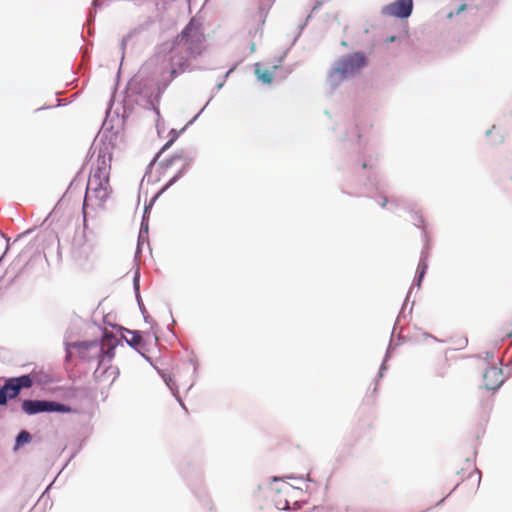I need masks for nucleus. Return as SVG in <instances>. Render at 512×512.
<instances>
[{
	"label": "nucleus",
	"instance_id": "27",
	"mask_svg": "<svg viewBox=\"0 0 512 512\" xmlns=\"http://www.w3.org/2000/svg\"><path fill=\"white\" fill-rule=\"evenodd\" d=\"M81 174H82V170H79L77 172V174L75 175V177L71 180L69 186H68V189H73V188H76L80 185L81 183Z\"/></svg>",
	"mask_w": 512,
	"mask_h": 512
},
{
	"label": "nucleus",
	"instance_id": "33",
	"mask_svg": "<svg viewBox=\"0 0 512 512\" xmlns=\"http://www.w3.org/2000/svg\"><path fill=\"white\" fill-rule=\"evenodd\" d=\"M144 242H148V235H142V233H138L137 244L142 245Z\"/></svg>",
	"mask_w": 512,
	"mask_h": 512
},
{
	"label": "nucleus",
	"instance_id": "23",
	"mask_svg": "<svg viewBox=\"0 0 512 512\" xmlns=\"http://www.w3.org/2000/svg\"><path fill=\"white\" fill-rule=\"evenodd\" d=\"M501 331L506 337H512V315L503 323Z\"/></svg>",
	"mask_w": 512,
	"mask_h": 512
},
{
	"label": "nucleus",
	"instance_id": "25",
	"mask_svg": "<svg viewBox=\"0 0 512 512\" xmlns=\"http://www.w3.org/2000/svg\"><path fill=\"white\" fill-rule=\"evenodd\" d=\"M159 198L158 195H154L151 200L149 201V203H146L144 205V210H143V214H142V217H146V219L149 220V216H150V212H151V209L154 205V203L156 202V200Z\"/></svg>",
	"mask_w": 512,
	"mask_h": 512
},
{
	"label": "nucleus",
	"instance_id": "10",
	"mask_svg": "<svg viewBox=\"0 0 512 512\" xmlns=\"http://www.w3.org/2000/svg\"><path fill=\"white\" fill-rule=\"evenodd\" d=\"M111 361L108 359H104V356L99 359L97 363V367L93 372V377L96 381L102 382L107 378L112 377V381H114L119 376V369L116 366H112L110 364Z\"/></svg>",
	"mask_w": 512,
	"mask_h": 512
},
{
	"label": "nucleus",
	"instance_id": "15",
	"mask_svg": "<svg viewBox=\"0 0 512 512\" xmlns=\"http://www.w3.org/2000/svg\"><path fill=\"white\" fill-rule=\"evenodd\" d=\"M176 157H177V160L183 161V165L180 168V170L186 174L196 157V150L192 149V150L177 151Z\"/></svg>",
	"mask_w": 512,
	"mask_h": 512
},
{
	"label": "nucleus",
	"instance_id": "24",
	"mask_svg": "<svg viewBox=\"0 0 512 512\" xmlns=\"http://www.w3.org/2000/svg\"><path fill=\"white\" fill-rule=\"evenodd\" d=\"M80 324H84L86 326L90 325V322H87L81 318H78L74 321H72L67 329H69L71 326H73V334L70 336V339L76 335H78V327Z\"/></svg>",
	"mask_w": 512,
	"mask_h": 512
},
{
	"label": "nucleus",
	"instance_id": "16",
	"mask_svg": "<svg viewBox=\"0 0 512 512\" xmlns=\"http://www.w3.org/2000/svg\"><path fill=\"white\" fill-rule=\"evenodd\" d=\"M213 97H214V95H212V96L209 98V100L206 102V104L204 105V107H203V108H202V109H201V110H200V111H199V112H198V113H197V114H196V115H195V116H194L190 121H188V122H187V124H186V125H185L181 130H180V131H178V130H176V129H171V130L169 131V137H170V140H171L172 142H175V141L178 139V137L180 136V134H181L182 132H184V131H185V129H186L189 125L193 124V123L198 119V117H199V116L203 113V111L208 107V105L210 104V102H211V100H212V98H213Z\"/></svg>",
	"mask_w": 512,
	"mask_h": 512
},
{
	"label": "nucleus",
	"instance_id": "20",
	"mask_svg": "<svg viewBox=\"0 0 512 512\" xmlns=\"http://www.w3.org/2000/svg\"><path fill=\"white\" fill-rule=\"evenodd\" d=\"M185 175L183 171L180 169L176 172V174L171 177L168 182L156 193L159 197L166 192L171 186H173L180 178Z\"/></svg>",
	"mask_w": 512,
	"mask_h": 512
},
{
	"label": "nucleus",
	"instance_id": "1",
	"mask_svg": "<svg viewBox=\"0 0 512 512\" xmlns=\"http://www.w3.org/2000/svg\"><path fill=\"white\" fill-rule=\"evenodd\" d=\"M188 66V60L180 58L175 62L172 58L168 71L162 73L160 80L143 77L141 74L135 75L129 80L124 90V97L120 102L122 112L117 108L116 115L125 120L131 115L134 105H139L146 110H152L159 119L161 117L159 103L163 93L176 77L186 71Z\"/></svg>",
	"mask_w": 512,
	"mask_h": 512
},
{
	"label": "nucleus",
	"instance_id": "39",
	"mask_svg": "<svg viewBox=\"0 0 512 512\" xmlns=\"http://www.w3.org/2000/svg\"><path fill=\"white\" fill-rule=\"evenodd\" d=\"M5 239H6V241H7V246H6V250H5V251H7V250H8V248H9V239H8V238H6V237H5ZM5 253H6V252H4V253L0 256V262H1V261H2V259L4 258Z\"/></svg>",
	"mask_w": 512,
	"mask_h": 512
},
{
	"label": "nucleus",
	"instance_id": "31",
	"mask_svg": "<svg viewBox=\"0 0 512 512\" xmlns=\"http://www.w3.org/2000/svg\"><path fill=\"white\" fill-rule=\"evenodd\" d=\"M96 11L90 10L87 17V24L88 26L92 25L95 21Z\"/></svg>",
	"mask_w": 512,
	"mask_h": 512
},
{
	"label": "nucleus",
	"instance_id": "4",
	"mask_svg": "<svg viewBox=\"0 0 512 512\" xmlns=\"http://www.w3.org/2000/svg\"><path fill=\"white\" fill-rule=\"evenodd\" d=\"M113 143L104 137H101L99 142L94 141L90 147V151L93 150V153H97V166L93 172V176L97 179L101 177L104 180H109L111 162L113 157Z\"/></svg>",
	"mask_w": 512,
	"mask_h": 512
},
{
	"label": "nucleus",
	"instance_id": "37",
	"mask_svg": "<svg viewBox=\"0 0 512 512\" xmlns=\"http://www.w3.org/2000/svg\"><path fill=\"white\" fill-rule=\"evenodd\" d=\"M114 105V99L113 97L110 99L109 103H108V108H107V115L110 113V110L112 109V106Z\"/></svg>",
	"mask_w": 512,
	"mask_h": 512
},
{
	"label": "nucleus",
	"instance_id": "18",
	"mask_svg": "<svg viewBox=\"0 0 512 512\" xmlns=\"http://www.w3.org/2000/svg\"><path fill=\"white\" fill-rule=\"evenodd\" d=\"M255 75L257 79L263 82L264 84H271L273 80V72L269 69L260 67L259 64H256L255 67Z\"/></svg>",
	"mask_w": 512,
	"mask_h": 512
},
{
	"label": "nucleus",
	"instance_id": "29",
	"mask_svg": "<svg viewBox=\"0 0 512 512\" xmlns=\"http://www.w3.org/2000/svg\"><path fill=\"white\" fill-rule=\"evenodd\" d=\"M50 382V377L46 373H42L40 376L35 372V383L47 384Z\"/></svg>",
	"mask_w": 512,
	"mask_h": 512
},
{
	"label": "nucleus",
	"instance_id": "19",
	"mask_svg": "<svg viewBox=\"0 0 512 512\" xmlns=\"http://www.w3.org/2000/svg\"><path fill=\"white\" fill-rule=\"evenodd\" d=\"M185 175L183 171L180 169L176 172V174L171 177L168 182L156 193L159 197L166 192L171 186H173L180 178Z\"/></svg>",
	"mask_w": 512,
	"mask_h": 512
},
{
	"label": "nucleus",
	"instance_id": "47",
	"mask_svg": "<svg viewBox=\"0 0 512 512\" xmlns=\"http://www.w3.org/2000/svg\"><path fill=\"white\" fill-rule=\"evenodd\" d=\"M424 274V269H422V271L420 272V278L423 276Z\"/></svg>",
	"mask_w": 512,
	"mask_h": 512
},
{
	"label": "nucleus",
	"instance_id": "3",
	"mask_svg": "<svg viewBox=\"0 0 512 512\" xmlns=\"http://www.w3.org/2000/svg\"><path fill=\"white\" fill-rule=\"evenodd\" d=\"M203 47V35L200 31V23L192 18L181 33L176 37L175 43L171 50L170 60L178 61L180 58L186 59L184 56L177 57V53L183 49L189 51L192 55L201 54Z\"/></svg>",
	"mask_w": 512,
	"mask_h": 512
},
{
	"label": "nucleus",
	"instance_id": "11",
	"mask_svg": "<svg viewBox=\"0 0 512 512\" xmlns=\"http://www.w3.org/2000/svg\"><path fill=\"white\" fill-rule=\"evenodd\" d=\"M140 277H141L140 268H136V270L134 271L133 279H132L135 298H136L139 310L143 316L144 322L149 324L151 326V328H154V326H157V323L148 314L146 307L143 303L141 294H140Z\"/></svg>",
	"mask_w": 512,
	"mask_h": 512
},
{
	"label": "nucleus",
	"instance_id": "12",
	"mask_svg": "<svg viewBox=\"0 0 512 512\" xmlns=\"http://www.w3.org/2000/svg\"><path fill=\"white\" fill-rule=\"evenodd\" d=\"M20 395L14 382L11 379L5 378L4 383L0 386V407H5L11 400L16 399Z\"/></svg>",
	"mask_w": 512,
	"mask_h": 512
},
{
	"label": "nucleus",
	"instance_id": "22",
	"mask_svg": "<svg viewBox=\"0 0 512 512\" xmlns=\"http://www.w3.org/2000/svg\"><path fill=\"white\" fill-rule=\"evenodd\" d=\"M174 142H172L170 139L162 146V148L155 154V156L153 157V159L150 161L149 165H148V169L151 168L156 162L157 160L159 159V157L161 156V154L163 152H165L167 149H169L171 147V145L173 144Z\"/></svg>",
	"mask_w": 512,
	"mask_h": 512
},
{
	"label": "nucleus",
	"instance_id": "17",
	"mask_svg": "<svg viewBox=\"0 0 512 512\" xmlns=\"http://www.w3.org/2000/svg\"><path fill=\"white\" fill-rule=\"evenodd\" d=\"M32 441V435L29 431L22 429L15 436L13 450L17 451L26 444Z\"/></svg>",
	"mask_w": 512,
	"mask_h": 512
},
{
	"label": "nucleus",
	"instance_id": "35",
	"mask_svg": "<svg viewBox=\"0 0 512 512\" xmlns=\"http://www.w3.org/2000/svg\"><path fill=\"white\" fill-rule=\"evenodd\" d=\"M101 6H102L101 0H92V7L93 8H98V7H101Z\"/></svg>",
	"mask_w": 512,
	"mask_h": 512
},
{
	"label": "nucleus",
	"instance_id": "42",
	"mask_svg": "<svg viewBox=\"0 0 512 512\" xmlns=\"http://www.w3.org/2000/svg\"><path fill=\"white\" fill-rule=\"evenodd\" d=\"M10 411L14 413V412H17V411H18V409H17V408H14V407H10Z\"/></svg>",
	"mask_w": 512,
	"mask_h": 512
},
{
	"label": "nucleus",
	"instance_id": "45",
	"mask_svg": "<svg viewBox=\"0 0 512 512\" xmlns=\"http://www.w3.org/2000/svg\"><path fill=\"white\" fill-rule=\"evenodd\" d=\"M170 317H171V319H172V324H174V323H175V320H174V318H173V316H172V312H171V311H170Z\"/></svg>",
	"mask_w": 512,
	"mask_h": 512
},
{
	"label": "nucleus",
	"instance_id": "41",
	"mask_svg": "<svg viewBox=\"0 0 512 512\" xmlns=\"http://www.w3.org/2000/svg\"><path fill=\"white\" fill-rule=\"evenodd\" d=\"M382 199H383V201H382V203H381V206H382V207H385V206H386V204H387V198L384 196Z\"/></svg>",
	"mask_w": 512,
	"mask_h": 512
},
{
	"label": "nucleus",
	"instance_id": "8",
	"mask_svg": "<svg viewBox=\"0 0 512 512\" xmlns=\"http://www.w3.org/2000/svg\"><path fill=\"white\" fill-rule=\"evenodd\" d=\"M365 65L366 58L360 53H355L339 60L334 71L345 77L359 72Z\"/></svg>",
	"mask_w": 512,
	"mask_h": 512
},
{
	"label": "nucleus",
	"instance_id": "26",
	"mask_svg": "<svg viewBox=\"0 0 512 512\" xmlns=\"http://www.w3.org/2000/svg\"><path fill=\"white\" fill-rule=\"evenodd\" d=\"M175 161H177L176 153L171 157L159 162V167L163 170H166L167 168L171 167Z\"/></svg>",
	"mask_w": 512,
	"mask_h": 512
},
{
	"label": "nucleus",
	"instance_id": "46",
	"mask_svg": "<svg viewBox=\"0 0 512 512\" xmlns=\"http://www.w3.org/2000/svg\"><path fill=\"white\" fill-rule=\"evenodd\" d=\"M168 330L172 333L173 336H175V332L168 326Z\"/></svg>",
	"mask_w": 512,
	"mask_h": 512
},
{
	"label": "nucleus",
	"instance_id": "9",
	"mask_svg": "<svg viewBox=\"0 0 512 512\" xmlns=\"http://www.w3.org/2000/svg\"><path fill=\"white\" fill-rule=\"evenodd\" d=\"M413 9L412 0H397L382 9L383 15L397 18H407L411 15Z\"/></svg>",
	"mask_w": 512,
	"mask_h": 512
},
{
	"label": "nucleus",
	"instance_id": "14",
	"mask_svg": "<svg viewBox=\"0 0 512 512\" xmlns=\"http://www.w3.org/2000/svg\"><path fill=\"white\" fill-rule=\"evenodd\" d=\"M484 379L488 389H495L502 383V372L496 367H491L485 372Z\"/></svg>",
	"mask_w": 512,
	"mask_h": 512
},
{
	"label": "nucleus",
	"instance_id": "32",
	"mask_svg": "<svg viewBox=\"0 0 512 512\" xmlns=\"http://www.w3.org/2000/svg\"><path fill=\"white\" fill-rule=\"evenodd\" d=\"M57 105L55 107H58V106H63V105H66V103L64 102L65 100L64 99H61V98H57ZM54 106H43L41 108H39L38 110H46V109H50V108H53Z\"/></svg>",
	"mask_w": 512,
	"mask_h": 512
},
{
	"label": "nucleus",
	"instance_id": "40",
	"mask_svg": "<svg viewBox=\"0 0 512 512\" xmlns=\"http://www.w3.org/2000/svg\"><path fill=\"white\" fill-rule=\"evenodd\" d=\"M190 362L193 364L194 371H196L197 370V362H196V360L194 358H190Z\"/></svg>",
	"mask_w": 512,
	"mask_h": 512
},
{
	"label": "nucleus",
	"instance_id": "34",
	"mask_svg": "<svg viewBox=\"0 0 512 512\" xmlns=\"http://www.w3.org/2000/svg\"><path fill=\"white\" fill-rule=\"evenodd\" d=\"M142 254V245L137 244L136 251H135V259L140 257Z\"/></svg>",
	"mask_w": 512,
	"mask_h": 512
},
{
	"label": "nucleus",
	"instance_id": "43",
	"mask_svg": "<svg viewBox=\"0 0 512 512\" xmlns=\"http://www.w3.org/2000/svg\"><path fill=\"white\" fill-rule=\"evenodd\" d=\"M394 40H395V37H394V36H392V37H390L389 39H387V41H388V42H393Z\"/></svg>",
	"mask_w": 512,
	"mask_h": 512
},
{
	"label": "nucleus",
	"instance_id": "36",
	"mask_svg": "<svg viewBox=\"0 0 512 512\" xmlns=\"http://www.w3.org/2000/svg\"><path fill=\"white\" fill-rule=\"evenodd\" d=\"M175 399L179 402L180 406L185 410L187 411V408L185 406V404L183 403L181 397H180V394L178 393V397H175Z\"/></svg>",
	"mask_w": 512,
	"mask_h": 512
},
{
	"label": "nucleus",
	"instance_id": "5",
	"mask_svg": "<svg viewBox=\"0 0 512 512\" xmlns=\"http://www.w3.org/2000/svg\"><path fill=\"white\" fill-rule=\"evenodd\" d=\"M110 193L109 180L104 183L101 177L97 179L93 175L89 176L82 205L84 224L86 223L87 209L90 206L89 202L94 198L97 201V206L101 207L109 198Z\"/></svg>",
	"mask_w": 512,
	"mask_h": 512
},
{
	"label": "nucleus",
	"instance_id": "13",
	"mask_svg": "<svg viewBox=\"0 0 512 512\" xmlns=\"http://www.w3.org/2000/svg\"><path fill=\"white\" fill-rule=\"evenodd\" d=\"M16 386L19 393L25 389L31 388L35 384V371L29 374H22L20 376L9 377Z\"/></svg>",
	"mask_w": 512,
	"mask_h": 512
},
{
	"label": "nucleus",
	"instance_id": "21",
	"mask_svg": "<svg viewBox=\"0 0 512 512\" xmlns=\"http://www.w3.org/2000/svg\"><path fill=\"white\" fill-rule=\"evenodd\" d=\"M161 376H162L164 382L166 383L167 387L171 391L172 395L174 397H178V389H177L176 383L173 380V378L170 375H165V374H161Z\"/></svg>",
	"mask_w": 512,
	"mask_h": 512
},
{
	"label": "nucleus",
	"instance_id": "44",
	"mask_svg": "<svg viewBox=\"0 0 512 512\" xmlns=\"http://www.w3.org/2000/svg\"><path fill=\"white\" fill-rule=\"evenodd\" d=\"M467 465H468V468H474L473 464L471 462H469V461H467Z\"/></svg>",
	"mask_w": 512,
	"mask_h": 512
},
{
	"label": "nucleus",
	"instance_id": "28",
	"mask_svg": "<svg viewBox=\"0 0 512 512\" xmlns=\"http://www.w3.org/2000/svg\"><path fill=\"white\" fill-rule=\"evenodd\" d=\"M139 232L142 233V235L149 234V220L146 219V217H142L141 219Z\"/></svg>",
	"mask_w": 512,
	"mask_h": 512
},
{
	"label": "nucleus",
	"instance_id": "7",
	"mask_svg": "<svg viewBox=\"0 0 512 512\" xmlns=\"http://www.w3.org/2000/svg\"><path fill=\"white\" fill-rule=\"evenodd\" d=\"M112 328H116L120 334L119 336L114 334L118 339H121V344H118V346L124 347L123 341H125L130 348L140 354L146 361L152 363L151 358L145 353L146 344L140 331L130 330L120 325H112Z\"/></svg>",
	"mask_w": 512,
	"mask_h": 512
},
{
	"label": "nucleus",
	"instance_id": "2",
	"mask_svg": "<svg viewBox=\"0 0 512 512\" xmlns=\"http://www.w3.org/2000/svg\"><path fill=\"white\" fill-rule=\"evenodd\" d=\"M101 335L99 338L85 341H70V336L73 334V326L66 330L64 335V351L65 362L68 363L72 359V349H75L78 357L83 361H92L104 356V359L112 361L115 356V349L118 344H121V339H118L113 331L97 326Z\"/></svg>",
	"mask_w": 512,
	"mask_h": 512
},
{
	"label": "nucleus",
	"instance_id": "30",
	"mask_svg": "<svg viewBox=\"0 0 512 512\" xmlns=\"http://www.w3.org/2000/svg\"><path fill=\"white\" fill-rule=\"evenodd\" d=\"M131 37V34H127L125 35L122 39H121V42H120V49L122 51V56H121V59L123 60L124 58V51H125V48H126V45H127V42L128 40L130 39Z\"/></svg>",
	"mask_w": 512,
	"mask_h": 512
},
{
	"label": "nucleus",
	"instance_id": "38",
	"mask_svg": "<svg viewBox=\"0 0 512 512\" xmlns=\"http://www.w3.org/2000/svg\"><path fill=\"white\" fill-rule=\"evenodd\" d=\"M223 86H224V82L217 83V85L215 86L216 92L221 90Z\"/></svg>",
	"mask_w": 512,
	"mask_h": 512
},
{
	"label": "nucleus",
	"instance_id": "48",
	"mask_svg": "<svg viewBox=\"0 0 512 512\" xmlns=\"http://www.w3.org/2000/svg\"><path fill=\"white\" fill-rule=\"evenodd\" d=\"M187 3L190 6L191 5V0H187Z\"/></svg>",
	"mask_w": 512,
	"mask_h": 512
},
{
	"label": "nucleus",
	"instance_id": "6",
	"mask_svg": "<svg viewBox=\"0 0 512 512\" xmlns=\"http://www.w3.org/2000/svg\"><path fill=\"white\" fill-rule=\"evenodd\" d=\"M20 401L22 412L28 416H34L40 413L68 414L73 412V408L70 405L56 400L23 399Z\"/></svg>",
	"mask_w": 512,
	"mask_h": 512
}]
</instances>
